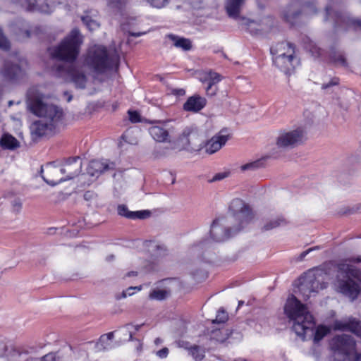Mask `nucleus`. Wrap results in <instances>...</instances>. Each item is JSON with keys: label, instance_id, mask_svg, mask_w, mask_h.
I'll return each mask as SVG.
<instances>
[{"label": "nucleus", "instance_id": "nucleus-61", "mask_svg": "<svg viewBox=\"0 0 361 361\" xmlns=\"http://www.w3.org/2000/svg\"><path fill=\"white\" fill-rule=\"evenodd\" d=\"M94 194L90 191L87 192L84 195V198L86 200H90L93 197Z\"/></svg>", "mask_w": 361, "mask_h": 361}, {"label": "nucleus", "instance_id": "nucleus-32", "mask_svg": "<svg viewBox=\"0 0 361 361\" xmlns=\"http://www.w3.org/2000/svg\"><path fill=\"white\" fill-rule=\"evenodd\" d=\"M114 338V333L110 332L106 334L101 336L98 343H97V348L99 350L106 349L111 345V342Z\"/></svg>", "mask_w": 361, "mask_h": 361}, {"label": "nucleus", "instance_id": "nucleus-21", "mask_svg": "<svg viewBox=\"0 0 361 361\" xmlns=\"http://www.w3.org/2000/svg\"><path fill=\"white\" fill-rule=\"evenodd\" d=\"M68 75L75 87L85 88L88 79L82 71L75 66H71L68 71Z\"/></svg>", "mask_w": 361, "mask_h": 361}, {"label": "nucleus", "instance_id": "nucleus-34", "mask_svg": "<svg viewBox=\"0 0 361 361\" xmlns=\"http://www.w3.org/2000/svg\"><path fill=\"white\" fill-rule=\"evenodd\" d=\"M286 221L284 219L277 217L267 221L263 226L264 231H270L281 226L285 225Z\"/></svg>", "mask_w": 361, "mask_h": 361}, {"label": "nucleus", "instance_id": "nucleus-42", "mask_svg": "<svg viewBox=\"0 0 361 361\" xmlns=\"http://www.w3.org/2000/svg\"><path fill=\"white\" fill-rule=\"evenodd\" d=\"M129 216L132 219H145L150 216V212L148 210L133 212Z\"/></svg>", "mask_w": 361, "mask_h": 361}, {"label": "nucleus", "instance_id": "nucleus-11", "mask_svg": "<svg viewBox=\"0 0 361 361\" xmlns=\"http://www.w3.org/2000/svg\"><path fill=\"white\" fill-rule=\"evenodd\" d=\"M174 144L180 150H187L190 152L200 151L202 147L200 136L191 127L185 128Z\"/></svg>", "mask_w": 361, "mask_h": 361}, {"label": "nucleus", "instance_id": "nucleus-51", "mask_svg": "<svg viewBox=\"0 0 361 361\" xmlns=\"http://www.w3.org/2000/svg\"><path fill=\"white\" fill-rule=\"evenodd\" d=\"M9 47V42L4 35L2 30L0 29V48L3 49H8Z\"/></svg>", "mask_w": 361, "mask_h": 361}, {"label": "nucleus", "instance_id": "nucleus-5", "mask_svg": "<svg viewBox=\"0 0 361 361\" xmlns=\"http://www.w3.org/2000/svg\"><path fill=\"white\" fill-rule=\"evenodd\" d=\"M270 52L274 65L286 75H290L300 63L295 46L290 42H279L270 48Z\"/></svg>", "mask_w": 361, "mask_h": 361}, {"label": "nucleus", "instance_id": "nucleus-41", "mask_svg": "<svg viewBox=\"0 0 361 361\" xmlns=\"http://www.w3.org/2000/svg\"><path fill=\"white\" fill-rule=\"evenodd\" d=\"M228 334L226 331L216 330L212 331V337L215 341L223 343L228 338Z\"/></svg>", "mask_w": 361, "mask_h": 361}, {"label": "nucleus", "instance_id": "nucleus-55", "mask_svg": "<svg viewBox=\"0 0 361 361\" xmlns=\"http://www.w3.org/2000/svg\"><path fill=\"white\" fill-rule=\"evenodd\" d=\"M228 175H229V172H222V173H216L213 177L212 180L213 181L221 180L228 177Z\"/></svg>", "mask_w": 361, "mask_h": 361}, {"label": "nucleus", "instance_id": "nucleus-60", "mask_svg": "<svg viewBox=\"0 0 361 361\" xmlns=\"http://www.w3.org/2000/svg\"><path fill=\"white\" fill-rule=\"evenodd\" d=\"M311 51L312 52V54L315 56H319L322 55L321 49L319 48L316 47H313V49L311 50Z\"/></svg>", "mask_w": 361, "mask_h": 361}, {"label": "nucleus", "instance_id": "nucleus-59", "mask_svg": "<svg viewBox=\"0 0 361 361\" xmlns=\"http://www.w3.org/2000/svg\"><path fill=\"white\" fill-rule=\"evenodd\" d=\"M255 25V23L253 21L250 20V25H249L250 33L254 34V35H258L259 30L255 29V27H254Z\"/></svg>", "mask_w": 361, "mask_h": 361}, {"label": "nucleus", "instance_id": "nucleus-50", "mask_svg": "<svg viewBox=\"0 0 361 361\" xmlns=\"http://www.w3.org/2000/svg\"><path fill=\"white\" fill-rule=\"evenodd\" d=\"M133 212L128 211L126 205L121 204L118 207V213L119 215L130 219V214Z\"/></svg>", "mask_w": 361, "mask_h": 361}, {"label": "nucleus", "instance_id": "nucleus-30", "mask_svg": "<svg viewBox=\"0 0 361 361\" xmlns=\"http://www.w3.org/2000/svg\"><path fill=\"white\" fill-rule=\"evenodd\" d=\"M27 9L29 11H39L48 12V4L45 0H25Z\"/></svg>", "mask_w": 361, "mask_h": 361}, {"label": "nucleus", "instance_id": "nucleus-3", "mask_svg": "<svg viewBox=\"0 0 361 361\" xmlns=\"http://www.w3.org/2000/svg\"><path fill=\"white\" fill-rule=\"evenodd\" d=\"M82 37L78 29H73L61 42L49 49L51 57L59 61L73 62L80 53Z\"/></svg>", "mask_w": 361, "mask_h": 361}, {"label": "nucleus", "instance_id": "nucleus-12", "mask_svg": "<svg viewBox=\"0 0 361 361\" xmlns=\"http://www.w3.org/2000/svg\"><path fill=\"white\" fill-rule=\"evenodd\" d=\"M228 211L231 216L228 218L246 232L248 227V203L235 198L231 201Z\"/></svg>", "mask_w": 361, "mask_h": 361}, {"label": "nucleus", "instance_id": "nucleus-23", "mask_svg": "<svg viewBox=\"0 0 361 361\" xmlns=\"http://www.w3.org/2000/svg\"><path fill=\"white\" fill-rule=\"evenodd\" d=\"M21 68L19 66L6 61L1 70L2 77L6 80L16 79L21 74Z\"/></svg>", "mask_w": 361, "mask_h": 361}, {"label": "nucleus", "instance_id": "nucleus-25", "mask_svg": "<svg viewBox=\"0 0 361 361\" xmlns=\"http://www.w3.org/2000/svg\"><path fill=\"white\" fill-rule=\"evenodd\" d=\"M202 82H208V86L206 89L207 94L209 96H214L216 94V88L213 89L212 86L221 80L219 74L209 71L204 73L203 77L201 78Z\"/></svg>", "mask_w": 361, "mask_h": 361}, {"label": "nucleus", "instance_id": "nucleus-62", "mask_svg": "<svg viewBox=\"0 0 361 361\" xmlns=\"http://www.w3.org/2000/svg\"><path fill=\"white\" fill-rule=\"evenodd\" d=\"M175 92H176V94H177L178 95H183L185 94V91L182 89L175 90Z\"/></svg>", "mask_w": 361, "mask_h": 361}, {"label": "nucleus", "instance_id": "nucleus-7", "mask_svg": "<svg viewBox=\"0 0 361 361\" xmlns=\"http://www.w3.org/2000/svg\"><path fill=\"white\" fill-rule=\"evenodd\" d=\"M246 232L226 216L217 217L210 226V238L216 243H224L231 238L241 237Z\"/></svg>", "mask_w": 361, "mask_h": 361}, {"label": "nucleus", "instance_id": "nucleus-56", "mask_svg": "<svg viewBox=\"0 0 361 361\" xmlns=\"http://www.w3.org/2000/svg\"><path fill=\"white\" fill-rule=\"evenodd\" d=\"M319 247L315 246L313 247H310V248L307 249V250L302 252L300 255V260L303 259L312 251L319 250Z\"/></svg>", "mask_w": 361, "mask_h": 361}, {"label": "nucleus", "instance_id": "nucleus-52", "mask_svg": "<svg viewBox=\"0 0 361 361\" xmlns=\"http://www.w3.org/2000/svg\"><path fill=\"white\" fill-rule=\"evenodd\" d=\"M147 1L154 7L162 8L168 2V0H147Z\"/></svg>", "mask_w": 361, "mask_h": 361}, {"label": "nucleus", "instance_id": "nucleus-63", "mask_svg": "<svg viewBox=\"0 0 361 361\" xmlns=\"http://www.w3.org/2000/svg\"><path fill=\"white\" fill-rule=\"evenodd\" d=\"M162 343V340L160 338H157L155 339L154 341V344L156 345H159V344H161Z\"/></svg>", "mask_w": 361, "mask_h": 361}, {"label": "nucleus", "instance_id": "nucleus-8", "mask_svg": "<svg viewBox=\"0 0 361 361\" xmlns=\"http://www.w3.org/2000/svg\"><path fill=\"white\" fill-rule=\"evenodd\" d=\"M335 361H360L361 353L356 351L355 339L349 335L342 334L334 337L331 341Z\"/></svg>", "mask_w": 361, "mask_h": 361}, {"label": "nucleus", "instance_id": "nucleus-39", "mask_svg": "<svg viewBox=\"0 0 361 361\" xmlns=\"http://www.w3.org/2000/svg\"><path fill=\"white\" fill-rule=\"evenodd\" d=\"M301 14L300 11L297 12H290V8H288L283 13V18L288 23H289L291 25L295 24V20Z\"/></svg>", "mask_w": 361, "mask_h": 361}, {"label": "nucleus", "instance_id": "nucleus-47", "mask_svg": "<svg viewBox=\"0 0 361 361\" xmlns=\"http://www.w3.org/2000/svg\"><path fill=\"white\" fill-rule=\"evenodd\" d=\"M201 248H205V250L202 253V259L206 262H210L213 258V253L209 249V247H205L206 244L202 243L201 245Z\"/></svg>", "mask_w": 361, "mask_h": 361}, {"label": "nucleus", "instance_id": "nucleus-44", "mask_svg": "<svg viewBox=\"0 0 361 361\" xmlns=\"http://www.w3.org/2000/svg\"><path fill=\"white\" fill-rule=\"evenodd\" d=\"M169 148L168 147H158L154 149L152 152V156L154 159H160L163 157L166 156L169 154Z\"/></svg>", "mask_w": 361, "mask_h": 361}, {"label": "nucleus", "instance_id": "nucleus-1", "mask_svg": "<svg viewBox=\"0 0 361 361\" xmlns=\"http://www.w3.org/2000/svg\"><path fill=\"white\" fill-rule=\"evenodd\" d=\"M284 312L292 323L293 330L302 341L313 339L314 343H318L330 332L329 328L326 326L321 325L316 328L313 316L307 306L293 295L288 298Z\"/></svg>", "mask_w": 361, "mask_h": 361}, {"label": "nucleus", "instance_id": "nucleus-28", "mask_svg": "<svg viewBox=\"0 0 361 361\" xmlns=\"http://www.w3.org/2000/svg\"><path fill=\"white\" fill-rule=\"evenodd\" d=\"M0 145L4 149L14 150L20 147V142L10 134H4L0 140Z\"/></svg>", "mask_w": 361, "mask_h": 361}, {"label": "nucleus", "instance_id": "nucleus-16", "mask_svg": "<svg viewBox=\"0 0 361 361\" xmlns=\"http://www.w3.org/2000/svg\"><path fill=\"white\" fill-rule=\"evenodd\" d=\"M65 180H71L78 176L82 169V160L80 157L68 159L64 162L60 163Z\"/></svg>", "mask_w": 361, "mask_h": 361}, {"label": "nucleus", "instance_id": "nucleus-58", "mask_svg": "<svg viewBox=\"0 0 361 361\" xmlns=\"http://www.w3.org/2000/svg\"><path fill=\"white\" fill-rule=\"evenodd\" d=\"M238 259V254L235 252L231 254V256H226L224 259L226 262H235Z\"/></svg>", "mask_w": 361, "mask_h": 361}, {"label": "nucleus", "instance_id": "nucleus-9", "mask_svg": "<svg viewBox=\"0 0 361 361\" xmlns=\"http://www.w3.org/2000/svg\"><path fill=\"white\" fill-rule=\"evenodd\" d=\"M0 212L11 217L23 214V200L16 192L7 190L0 196Z\"/></svg>", "mask_w": 361, "mask_h": 361}, {"label": "nucleus", "instance_id": "nucleus-40", "mask_svg": "<svg viewBox=\"0 0 361 361\" xmlns=\"http://www.w3.org/2000/svg\"><path fill=\"white\" fill-rule=\"evenodd\" d=\"M302 11L307 16L314 15L317 13L314 1H307L302 6Z\"/></svg>", "mask_w": 361, "mask_h": 361}, {"label": "nucleus", "instance_id": "nucleus-45", "mask_svg": "<svg viewBox=\"0 0 361 361\" xmlns=\"http://www.w3.org/2000/svg\"><path fill=\"white\" fill-rule=\"evenodd\" d=\"M228 318V314L225 312L224 310L220 309L216 317V319L213 321L215 323H224L227 321Z\"/></svg>", "mask_w": 361, "mask_h": 361}, {"label": "nucleus", "instance_id": "nucleus-6", "mask_svg": "<svg viewBox=\"0 0 361 361\" xmlns=\"http://www.w3.org/2000/svg\"><path fill=\"white\" fill-rule=\"evenodd\" d=\"M27 108L35 115L54 127L57 128L62 121L64 113L63 109L56 104L47 102L40 97L30 98L27 101Z\"/></svg>", "mask_w": 361, "mask_h": 361}, {"label": "nucleus", "instance_id": "nucleus-36", "mask_svg": "<svg viewBox=\"0 0 361 361\" xmlns=\"http://www.w3.org/2000/svg\"><path fill=\"white\" fill-rule=\"evenodd\" d=\"M331 60L336 65L347 66L346 60L341 52L333 51L330 56Z\"/></svg>", "mask_w": 361, "mask_h": 361}, {"label": "nucleus", "instance_id": "nucleus-14", "mask_svg": "<svg viewBox=\"0 0 361 361\" xmlns=\"http://www.w3.org/2000/svg\"><path fill=\"white\" fill-rule=\"evenodd\" d=\"M325 11V20H328L329 18H332L336 27L347 26L361 29V19L353 18L345 12L332 13V7L330 4L326 6Z\"/></svg>", "mask_w": 361, "mask_h": 361}, {"label": "nucleus", "instance_id": "nucleus-26", "mask_svg": "<svg viewBox=\"0 0 361 361\" xmlns=\"http://www.w3.org/2000/svg\"><path fill=\"white\" fill-rule=\"evenodd\" d=\"M145 245L151 255L156 258L164 257L168 253V249L165 245L159 244L154 241H147Z\"/></svg>", "mask_w": 361, "mask_h": 361}, {"label": "nucleus", "instance_id": "nucleus-38", "mask_svg": "<svg viewBox=\"0 0 361 361\" xmlns=\"http://www.w3.org/2000/svg\"><path fill=\"white\" fill-rule=\"evenodd\" d=\"M135 132L128 130L122 136V139L130 145H137L138 139Z\"/></svg>", "mask_w": 361, "mask_h": 361}, {"label": "nucleus", "instance_id": "nucleus-15", "mask_svg": "<svg viewBox=\"0 0 361 361\" xmlns=\"http://www.w3.org/2000/svg\"><path fill=\"white\" fill-rule=\"evenodd\" d=\"M41 171L44 180L51 186L66 181L60 163H48L42 167Z\"/></svg>", "mask_w": 361, "mask_h": 361}, {"label": "nucleus", "instance_id": "nucleus-53", "mask_svg": "<svg viewBox=\"0 0 361 361\" xmlns=\"http://www.w3.org/2000/svg\"><path fill=\"white\" fill-rule=\"evenodd\" d=\"M128 114H129V119L131 122L137 123V122L140 121V114L138 112L129 111Z\"/></svg>", "mask_w": 361, "mask_h": 361}, {"label": "nucleus", "instance_id": "nucleus-33", "mask_svg": "<svg viewBox=\"0 0 361 361\" xmlns=\"http://www.w3.org/2000/svg\"><path fill=\"white\" fill-rule=\"evenodd\" d=\"M135 25V19H128L127 23L123 25V30L129 33L130 35L133 37H140L146 33V32H135L133 30Z\"/></svg>", "mask_w": 361, "mask_h": 361}, {"label": "nucleus", "instance_id": "nucleus-4", "mask_svg": "<svg viewBox=\"0 0 361 361\" xmlns=\"http://www.w3.org/2000/svg\"><path fill=\"white\" fill-rule=\"evenodd\" d=\"M116 52L110 53L102 45H94L90 47L85 57V65L97 73H104L111 69L118 60Z\"/></svg>", "mask_w": 361, "mask_h": 361}, {"label": "nucleus", "instance_id": "nucleus-2", "mask_svg": "<svg viewBox=\"0 0 361 361\" xmlns=\"http://www.w3.org/2000/svg\"><path fill=\"white\" fill-rule=\"evenodd\" d=\"M348 262L360 263L361 256L351 257L338 264L334 285L337 292L354 300L361 291V270Z\"/></svg>", "mask_w": 361, "mask_h": 361}, {"label": "nucleus", "instance_id": "nucleus-49", "mask_svg": "<svg viewBox=\"0 0 361 361\" xmlns=\"http://www.w3.org/2000/svg\"><path fill=\"white\" fill-rule=\"evenodd\" d=\"M267 159V157H262L257 161H255L253 162H250V169H257L262 167L265 165V161Z\"/></svg>", "mask_w": 361, "mask_h": 361}, {"label": "nucleus", "instance_id": "nucleus-31", "mask_svg": "<svg viewBox=\"0 0 361 361\" xmlns=\"http://www.w3.org/2000/svg\"><path fill=\"white\" fill-rule=\"evenodd\" d=\"M169 38L173 42L175 47L181 48L185 51L190 50L192 47L191 42L188 39L173 35H169Z\"/></svg>", "mask_w": 361, "mask_h": 361}, {"label": "nucleus", "instance_id": "nucleus-13", "mask_svg": "<svg viewBox=\"0 0 361 361\" xmlns=\"http://www.w3.org/2000/svg\"><path fill=\"white\" fill-rule=\"evenodd\" d=\"M303 130L300 128L292 130H281L276 139V147L280 151L291 149L302 142Z\"/></svg>", "mask_w": 361, "mask_h": 361}, {"label": "nucleus", "instance_id": "nucleus-54", "mask_svg": "<svg viewBox=\"0 0 361 361\" xmlns=\"http://www.w3.org/2000/svg\"><path fill=\"white\" fill-rule=\"evenodd\" d=\"M156 355L160 358H166L169 355V349L165 347L157 351Z\"/></svg>", "mask_w": 361, "mask_h": 361}, {"label": "nucleus", "instance_id": "nucleus-19", "mask_svg": "<svg viewBox=\"0 0 361 361\" xmlns=\"http://www.w3.org/2000/svg\"><path fill=\"white\" fill-rule=\"evenodd\" d=\"M245 0H226L225 9L228 16L237 20L245 21V18L240 16L241 8Z\"/></svg>", "mask_w": 361, "mask_h": 361}, {"label": "nucleus", "instance_id": "nucleus-43", "mask_svg": "<svg viewBox=\"0 0 361 361\" xmlns=\"http://www.w3.org/2000/svg\"><path fill=\"white\" fill-rule=\"evenodd\" d=\"M81 19L90 30H94L99 27V24L96 20L92 19L89 16H83Z\"/></svg>", "mask_w": 361, "mask_h": 361}, {"label": "nucleus", "instance_id": "nucleus-20", "mask_svg": "<svg viewBox=\"0 0 361 361\" xmlns=\"http://www.w3.org/2000/svg\"><path fill=\"white\" fill-rule=\"evenodd\" d=\"M114 163L108 160H92L90 162L87 169V173L92 177H98L104 171L112 169Z\"/></svg>", "mask_w": 361, "mask_h": 361}, {"label": "nucleus", "instance_id": "nucleus-24", "mask_svg": "<svg viewBox=\"0 0 361 361\" xmlns=\"http://www.w3.org/2000/svg\"><path fill=\"white\" fill-rule=\"evenodd\" d=\"M206 104V99L202 97L194 95L188 99L183 105V109L188 111L197 112Z\"/></svg>", "mask_w": 361, "mask_h": 361}, {"label": "nucleus", "instance_id": "nucleus-46", "mask_svg": "<svg viewBox=\"0 0 361 361\" xmlns=\"http://www.w3.org/2000/svg\"><path fill=\"white\" fill-rule=\"evenodd\" d=\"M135 290H141V286H130V287L128 288L126 290H123L121 293V295L120 296L117 295L116 298L117 299L125 298L128 295V296L133 295L134 294Z\"/></svg>", "mask_w": 361, "mask_h": 361}, {"label": "nucleus", "instance_id": "nucleus-64", "mask_svg": "<svg viewBox=\"0 0 361 361\" xmlns=\"http://www.w3.org/2000/svg\"><path fill=\"white\" fill-rule=\"evenodd\" d=\"M271 156L273 157L274 158H277L279 157V154L277 151H273L271 154Z\"/></svg>", "mask_w": 361, "mask_h": 361}, {"label": "nucleus", "instance_id": "nucleus-29", "mask_svg": "<svg viewBox=\"0 0 361 361\" xmlns=\"http://www.w3.org/2000/svg\"><path fill=\"white\" fill-rule=\"evenodd\" d=\"M12 29L18 40H24L30 37V30L25 23L16 24Z\"/></svg>", "mask_w": 361, "mask_h": 361}, {"label": "nucleus", "instance_id": "nucleus-18", "mask_svg": "<svg viewBox=\"0 0 361 361\" xmlns=\"http://www.w3.org/2000/svg\"><path fill=\"white\" fill-rule=\"evenodd\" d=\"M56 128L52 124H49L42 119L32 123L30 132L32 137L37 139L52 133Z\"/></svg>", "mask_w": 361, "mask_h": 361}, {"label": "nucleus", "instance_id": "nucleus-17", "mask_svg": "<svg viewBox=\"0 0 361 361\" xmlns=\"http://www.w3.org/2000/svg\"><path fill=\"white\" fill-rule=\"evenodd\" d=\"M334 329L342 331H350L358 337H361V321L355 318H349L348 320H336L334 323Z\"/></svg>", "mask_w": 361, "mask_h": 361}, {"label": "nucleus", "instance_id": "nucleus-10", "mask_svg": "<svg viewBox=\"0 0 361 361\" xmlns=\"http://www.w3.org/2000/svg\"><path fill=\"white\" fill-rule=\"evenodd\" d=\"M327 286V283L324 281V274L319 271H310L307 276L302 279L298 290L302 295L305 300H307L312 293H317L319 290H323Z\"/></svg>", "mask_w": 361, "mask_h": 361}, {"label": "nucleus", "instance_id": "nucleus-27", "mask_svg": "<svg viewBox=\"0 0 361 361\" xmlns=\"http://www.w3.org/2000/svg\"><path fill=\"white\" fill-rule=\"evenodd\" d=\"M151 136L154 140L159 142H169V134L165 128L154 126L149 129Z\"/></svg>", "mask_w": 361, "mask_h": 361}, {"label": "nucleus", "instance_id": "nucleus-22", "mask_svg": "<svg viewBox=\"0 0 361 361\" xmlns=\"http://www.w3.org/2000/svg\"><path fill=\"white\" fill-rule=\"evenodd\" d=\"M228 136L226 135L218 134L213 136L205 145V152L209 154H212L219 151L228 141Z\"/></svg>", "mask_w": 361, "mask_h": 361}, {"label": "nucleus", "instance_id": "nucleus-48", "mask_svg": "<svg viewBox=\"0 0 361 361\" xmlns=\"http://www.w3.org/2000/svg\"><path fill=\"white\" fill-rule=\"evenodd\" d=\"M339 83V79L338 78H332L329 82H324L322 85V90H328L332 86L337 85Z\"/></svg>", "mask_w": 361, "mask_h": 361}, {"label": "nucleus", "instance_id": "nucleus-35", "mask_svg": "<svg viewBox=\"0 0 361 361\" xmlns=\"http://www.w3.org/2000/svg\"><path fill=\"white\" fill-rule=\"evenodd\" d=\"M170 294V291L166 290L154 289L149 294V298L152 300H161L166 298Z\"/></svg>", "mask_w": 361, "mask_h": 361}, {"label": "nucleus", "instance_id": "nucleus-57", "mask_svg": "<svg viewBox=\"0 0 361 361\" xmlns=\"http://www.w3.org/2000/svg\"><path fill=\"white\" fill-rule=\"evenodd\" d=\"M40 361H56V357L53 353H49L42 357Z\"/></svg>", "mask_w": 361, "mask_h": 361}, {"label": "nucleus", "instance_id": "nucleus-37", "mask_svg": "<svg viewBox=\"0 0 361 361\" xmlns=\"http://www.w3.org/2000/svg\"><path fill=\"white\" fill-rule=\"evenodd\" d=\"M190 355L196 361L202 360L204 357V351L198 345H193L189 348Z\"/></svg>", "mask_w": 361, "mask_h": 361}]
</instances>
